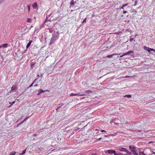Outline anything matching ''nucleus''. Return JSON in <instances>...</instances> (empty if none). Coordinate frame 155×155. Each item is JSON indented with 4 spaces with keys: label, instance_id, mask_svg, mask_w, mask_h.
<instances>
[{
    "label": "nucleus",
    "instance_id": "nucleus-1",
    "mask_svg": "<svg viewBox=\"0 0 155 155\" xmlns=\"http://www.w3.org/2000/svg\"><path fill=\"white\" fill-rule=\"evenodd\" d=\"M118 150L121 152H126V154L127 155H132L130 151H127L126 148L120 147L118 148Z\"/></svg>",
    "mask_w": 155,
    "mask_h": 155
},
{
    "label": "nucleus",
    "instance_id": "nucleus-2",
    "mask_svg": "<svg viewBox=\"0 0 155 155\" xmlns=\"http://www.w3.org/2000/svg\"><path fill=\"white\" fill-rule=\"evenodd\" d=\"M138 150V149H136L135 150L131 151L130 152L131 153L132 155H133H133H138V154L137 153L138 151H139Z\"/></svg>",
    "mask_w": 155,
    "mask_h": 155
},
{
    "label": "nucleus",
    "instance_id": "nucleus-3",
    "mask_svg": "<svg viewBox=\"0 0 155 155\" xmlns=\"http://www.w3.org/2000/svg\"><path fill=\"white\" fill-rule=\"evenodd\" d=\"M134 53V51H128L126 53H124V54L125 55H130L132 56L133 55Z\"/></svg>",
    "mask_w": 155,
    "mask_h": 155
},
{
    "label": "nucleus",
    "instance_id": "nucleus-4",
    "mask_svg": "<svg viewBox=\"0 0 155 155\" xmlns=\"http://www.w3.org/2000/svg\"><path fill=\"white\" fill-rule=\"evenodd\" d=\"M17 89V87L15 85H13L11 88V91L15 92Z\"/></svg>",
    "mask_w": 155,
    "mask_h": 155
},
{
    "label": "nucleus",
    "instance_id": "nucleus-5",
    "mask_svg": "<svg viewBox=\"0 0 155 155\" xmlns=\"http://www.w3.org/2000/svg\"><path fill=\"white\" fill-rule=\"evenodd\" d=\"M107 151L109 154H111L113 153L114 154L115 153V151L113 150H108Z\"/></svg>",
    "mask_w": 155,
    "mask_h": 155
},
{
    "label": "nucleus",
    "instance_id": "nucleus-6",
    "mask_svg": "<svg viewBox=\"0 0 155 155\" xmlns=\"http://www.w3.org/2000/svg\"><path fill=\"white\" fill-rule=\"evenodd\" d=\"M53 67L52 65H51L49 66H48L46 68V70L47 71H50L51 69Z\"/></svg>",
    "mask_w": 155,
    "mask_h": 155
},
{
    "label": "nucleus",
    "instance_id": "nucleus-7",
    "mask_svg": "<svg viewBox=\"0 0 155 155\" xmlns=\"http://www.w3.org/2000/svg\"><path fill=\"white\" fill-rule=\"evenodd\" d=\"M34 9H36L37 8V4L36 2H34L32 5Z\"/></svg>",
    "mask_w": 155,
    "mask_h": 155
},
{
    "label": "nucleus",
    "instance_id": "nucleus-8",
    "mask_svg": "<svg viewBox=\"0 0 155 155\" xmlns=\"http://www.w3.org/2000/svg\"><path fill=\"white\" fill-rule=\"evenodd\" d=\"M129 148L130 150L131 151L136 149V148L133 146H129Z\"/></svg>",
    "mask_w": 155,
    "mask_h": 155
},
{
    "label": "nucleus",
    "instance_id": "nucleus-9",
    "mask_svg": "<svg viewBox=\"0 0 155 155\" xmlns=\"http://www.w3.org/2000/svg\"><path fill=\"white\" fill-rule=\"evenodd\" d=\"M45 90H43L42 89H40V90H38V93L37 94L38 95H40V94L42 93H44V92H45Z\"/></svg>",
    "mask_w": 155,
    "mask_h": 155
},
{
    "label": "nucleus",
    "instance_id": "nucleus-10",
    "mask_svg": "<svg viewBox=\"0 0 155 155\" xmlns=\"http://www.w3.org/2000/svg\"><path fill=\"white\" fill-rule=\"evenodd\" d=\"M32 42V40H30L29 41V42L28 43V44L27 45L26 47L27 48H28L30 47Z\"/></svg>",
    "mask_w": 155,
    "mask_h": 155
},
{
    "label": "nucleus",
    "instance_id": "nucleus-11",
    "mask_svg": "<svg viewBox=\"0 0 155 155\" xmlns=\"http://www.w3.org/2000/svg\"><path fill=\"white\" fill-rule=\"evenodd\" d=\"M55 40H56L54 39V38H52L51 40L50 44L52 45V44H53L54 43V42L55 41Z\"/></svg>",
    "mask_w": 155,
    "mask_h": 155
},
{
    "label": "nucleus",
    "instance_id": "nucleus-12",
    "mask_svg": "<svg viewBox=\"0 0 155 155\" xmlns=\"http://www.w3.org/2000/svg\"><path fill=\"white\" fill-rule=\"evenodd\" d=\"M117 55V54L114 53L111 55H108V56H107V57L108 58H111L113 56Z\"/></svg>",
    "mask_w": 155,
    "mask_h": 155
},
{
    "label": "nucleus",
    "instance_id": "nucleus-13",
    "mask_svg": "<svg viewBox=\"0 0 155 155\" xmlns=\"http://www.w3.org/2000/svg\"><path fill=\"white\" fill-rule=\"evenodd\" d=\"M144 49L146 50L148 52H149V50L150 49V48L146 47L145 46H144Z\"/></svg>",
    "mask_w": 155,
    "mask_h": 155
},
{
    "label": "nucleus",
    "instance_id": "nucleus-14",
    "mask_svg": "<svg viewBox=\"0 0 155 155\" xmlns=\"http://www.w3.org/2000/svg\"><path fill=\"white\" fill-rule=\"evenodd\" d=\"M74 0H71L70 2V4L71 5H73L76 2V1H74Z\"/></svg>",
    "mask_w": 155,
    "mask_h": 155
},
{
    "label": "nucleus",
    "instance_id": "nucleus-15",
    "mask_svg": "<svg viewBox=\"0 0 155 155\" xmlns=\"http://www.w3.org/2000/svg\"><path fill=\"white\" fill-rule=\"evenodd\" d=\"M8 44L5 43V44H3L2 45V46L4 48H6L8 46Z\"/></svg>",
    "mask_w": 155,
    "mask_h": 155
},
{
    "label": "nucleus",
    "instance_id": "nucleus-16",
    "mask_svg": "<svg viewBox=\"0 0 155 155\" xmlns=\"http://www.w3.org/2000/svg\"><path fill=\"white\" fill-rule=\"evenodd\" d=\"M26 148L23 151L22 153H19V154L20 155H23L26 152Z\"/></svg>",
    "mask_w": 155,
    "mask_h": 155
},
{
    "label": "nucleus",
    "instance_id": "nucleus-17",
    "mask_svg": "<svg viewBox=\"0 0 155 155\" xmlns=\"http://www.w3.org/2000/svg\"><path fill=\"white\" fill-rule=\"evenodd\" d=\"M114 155H123V154L121 153H117L115 151V153L114 154Z\"/></svg>",
    "mask_w": 155,
    "mask_h": 155
},
{
    "label": "nucleus",
    "instance_id": "nucleus-18",
    "mask_svg": "<svg viewBox=\"0 0 155 155\" xmlns=\"http://www.w3.org/2000/svg\"><path fill=\"white\" fill-rule=\"evenodd\" d=\"M78 93H77V94H74L73 93H71L70 94V95L71 96H77L78 95Z\"/></svg>",
    "mask_w": 155,
    "mask_h": 155
},
{
    "label": "nucleus",
    "instance_id": "nucleus-19",
    "mask_svg": "<svg viewBox=\"0 0 155 155\" xmlns=\"http://www.w3.org/2000/svg\"><path fill=\"white\" fill-rule=\"evenodd\" d=\"M139 155H146L143 152L139 151Z\"/></svg>",
    "mask_w": 155,
    "mask_h": 155
},
{
    "label": "nucleus",
    "instance_id": "nucleus-20",
    "mask_svg": "<svg viewBox=\"0 0 155 155\" xmlns=\"http://www.w3.org/2000/svg\"><path fill=\"white\" fill-rule=\"evenodd\" d=\"M85 92L87 93H91L92 92V91L91 90H87L85 91Z\"/></svg>",
    "mask_w": 155,
    "mask_h": 155
},
{
    "label": "nucleus",
    "instance_id": "nucleus-21",
    "mask_svg": "<svg viewBox=\"0 0 155 155\" xmlns=\"http://www.w3.org/2000/svg\"><path fill=\"white\" fill-rule=\"evenodd\" d=\"M15 102V101H13L12 102H9V104H11V105L9 106V107H11L13 104H14Z\"/></svg>",
    "mask_w": 155,
    "mask_h": 155
},
{
    "label": "nucleus",
    "instance_id": "nucleus-22",
    "mask_svg": "<svg viewBox=\"0 0 155 155\" xmlns=\"http://www.w3.org/2000/svg\"><path fill=\"white\" fill-rule=\"evenodd\" d=\"M151 51H153V53H155V50L154 49L150 48L149 52H150Z\"/></svg>",
    "mask_w": 155,
    "mask_h": 155
},
{
    "label": "nucleus",
    "instance_id": "nucleus-23",
    "mask_svg": "<svg viewBox=\"0 0 155 155\" xmlns=\"http://www.w3.org/2000/svg\"><path fill=\"white\" fill-rule=\"evenodd\" d=\"M16 153V152L14 151L11 152L9 155H15Z\"/></svg>",
    "mask_w": 155,
    "mask_h": 155
},
{
    "label": "nucleus",
    "instance_id": "nucleus-24",
    "mask_svg": "<svg viewBox=\"0 0 155 155\" xmlns=\"http://www.w3.org/2000/svg\"><path fill=\"white\" fill-rule=\"evenodd\" d=\"M128 5V4L127 3V4H125L124 5H123L122 7H121V8H122L123 9H124V7H125V6H127Z\"/></svg>",
    "mask_w": 155,
    "mask_h": 155
},
{
    "label": "nucleus",
    "instance_id": "nucleus-25",
    "mask_svg": "<svg viewBox=\"0 0 155 155\" xmlns=\"http://www.w3.org/2000/svg\"><path fill=\"white\" fill-rule=\"evenodd\" d=\"M35 64L33 62H32L31 63V67L32 69L33 68V66Z\"/></svg>",
    "mask_w": 155,
    "mask_h": 155
},
{
    "label": "nucleus",
    "instance_id": "nucleus-26",
    "mask_svg": "<svg viewBox=\"0 0 155 155\" xmlns=\"http://www.w3.org/2000/svg\"><path fill=\"white\" fill-rule=\"evenodd\" d=\"M124 97H127L128 98H130L131 97V95L130 94L126 95Z\"/></svg>",
    "mask_w": 155,
    "mask_h": 155
},
{
    "label": "nucleus",
    "instance_id": "nucleus-27",
    "mask_svg": "<svg viewBox=\"0 0 155 155\" xmlns=\"http://www.w3.org/2000/svg\"><path fill=\"white\" fill-rule=\"evenodd\" d=\"M27 20V21L29 22H31L32 21V19L29 18H28Z\"/></svg>",
    "mask_w": 155,
    "mask_h": 155
},
{
    "label": "nucleus",
    "instance_id": "nucleus-28",
    "mask_svg": "<svg viewBox=\"0 0 155 155\" xmlns=\"http://www.w3.org/2000/svg\"><path fill=\"white\" fill-rule=\"evenodd\" d=\"M61 108V106H59V107H58L56 109V110L57 111L58 110Z\"/></svg>",
    "mask_w": 155,
    "mask_h": 155
},
{
    "label": "nucleus",
    "instance_id": "nucleus-29",
    "mask_svg": "<svg viewBox=\"0 0 155 155\" xmlns=\"http://www.w3.org/2000/svg\"><path fill=\"white\" fill-rule=\"evenodd\" d=\"M78 93V95L84 96V95H85V94H80L79 93Z\"/></svg>",
    "mask_w": 155,
    "mask_h": 155
},
{
    "label": "nucleus",
    "instance_id": "nucleus-30",
    "mask_svg": "<svg viewBox=\"0 0 155 155\" xmlns=\"http://www.w3.org/2000/svg\"><path fill=\"white\" fill-rule=\"evenodd\" d=\"M28 12H29V11H30V7L29 5H28Z\"/></svg>",
    "mask_w": 155,
    "mask_h": 155
},
{
    "label": "nucleus",
    "instance_id": "nucleus-31",
    "mask_svg": "<svg viewBox=\"0 0 155 155\" xmlns=\"http://www.w3.org/2000/svg\"><path fill=\"white\" fill-rule=\"evenodd\" d=\"M29 117H26L24 120V121H26L29 118Z\"/></svg>",
    "mask_w": 155,
    "mask_h": 155
},
{
    "label": "nucleus",
    "instance_id": "nucleus-32",
    "mask_svg": "<svg viewBox=\"0 0 155 155\" xmlns=\"http://www.w3.org/2000/svg\"><path fill=\"white\" fill-rule=\"evenodd\" d=\"M133 40H134V38H130V42H132L133 41Z\"/></svg>",
    "mask_w": 155,
    "mask_h": 155
},
{
    "label": "nucleus",
    "instance_id": "nucleus-33",
    "mask_svg": "<svg viewBox=\"0 0 155 155\" xmlns=\"http://www.w3.org/2000/svg\"><path fill=\"white\" fill-rule=\"evenodd\" d=\"M86 18H85V19H84L83 20L82 22L83 23L85 22H86Z\"/></svg>",
    "mask_w": 155,
    "mask_h": 155
},
{
    "label": "nucleus",
    "instance_id": "nucleus-34",
    "mask_svg": "<svg viewBox=\"0 0 155 155\" xmlns=\"http://www.w3.org/2000/svg\"><path fill=\"white\" fill-rule=\"evenodd\" d=\"M124 54V53L122 55H120V57H123L124 56H125V54Z\"/></svg>",
    "mask_w": 155,
    "mask_h": 155
},
{
    "label": "nucleus",
    "instance_id": "nucleus-35",
    "mask_svg": "<svg viewBox=\"0 0 155 155\" xmlns=\"http://www.w3.org/2000/svg\"><path fill=\"white\" fill-rule=\"evenodd\" d=\"M34 83V82H33V83L29 87H31L33 86V84Z\"/></svg>",
    "mask_w": 155,
    "mask_h": 155
},
{
    "label": "nucleus",
    "instance_id": "nucleus-36",
    "mask_svg": "<svg viewBox=\"0 0 155 155\" xmlns=\"http://www.w3.org/2000/svg\"><path fill=\"white\" fill-rule=\"evenodd\" d=\"M135 131H137V132H140V130H137V129H136V130H135Z\"/></svg>",
    "mask_w": 155,
    "mask_h": 155
},
{
    "label": "nucleus",
    "instance_id": "nucleus-37",
    "mask_svg": "<svg viewBox=\"0 0 155 155\" xmlns=\"http://www.w3.org/2000/svg\"><path fill=\"white\" fill-rule=\"evenodd\" d=\"M127 11H123V13L124 14H125V13H127Z\"/></svg>",
    "mask_w": 155,
    "mask_h": 155
},
{
    "label": "nucleus",
    "instance_id": "nucleus-38",
    "mask_svg": "<svg viewBox=\"0 0 155 155\" xmlns=\"http://www.w3.org/2000/svg\"><path fill=\"white\" fill-rule=\"evenodd\" d=\"M101 131L102 132H106V131L105 130H101Z\"/></svg>",
    "mask_w": 155,
    "mask_h": 155
},
{
    "label": "nucleus",
    "instance_id": "nucleus-39",
    "mask_svg": "<svg viewBox=\"0 0 155 155\" xmlns=\"http://www.w3.org/2000/svg\"><path fill=\"white\" fill-rule=\"evenodd\" d=\"M37 80H38V78L35 79L33 82H34V83L35 82H36V81H37Z\"/></svg>",
    "mask_w": 155,
    "mask_h": 155
},
{
    "label": "nucleus",
    "instance_id": "nucleus-40",
    "mask_svg": "<svg viewBox=\"0 0 155 155\" xmlns=\"http://www.w3.org/2000/svg\"><path fill=\"white\" fill-rule=\"evenodd\" d=\"M137 1L136 0L135 1V4H134V5H136L137 4Z\"/></svg>",
    "mask_w": 155,
    "mask_h": 155
},
{
    "label": "nucleus",
    "instance_id": "nucleus-41",
    "mask_svg": "<svg viewBox=\"0 0 155 155\" xmlns=\"http://www.w3.org/2000/svg\"><path fill=\"white\" fill-rule=\"evenodd\" d=\"M4 0H0V3L4 1Z\"/></svg>",
    "mask_w": 155,
    "mask_h": 155
},
{
    "label": "nucleus",
    "instance_id": "nucleus-42",
    "mask_svg": "<svg viewBox=\"0 0 155 155\" xmlns=\"http://www.w3.org/2000/svg\"><path fill=\"white\" fill-rule=\"evenodd\" d=\"M91 155H97V154L96 153H94L92 154Z\"/></svg>",
    "mask_w": 155,
    "mask_h": 155
},
{
    "label": "nucleus",
    "instance_id": "nucleus-43",
    "mask_svg": "<svg viewBox=\"0 0 155 155\" xmlns=\"http://www.w3.org/2000/svg\"><path fill=\"white\" fill-rule=\"evenodd\" d=\"M101 138H100L99 139H98L97 140H101Z\"/></svg>",
    "mask_w": 155,
    "mask_h": 155
},
{
    "label": "nucleus",
    "instance_id": "nucleus-44",
    "mask_svg": "<svg viewBox=\"0 0 155 155\" xmlns=\"http://www.w3.org/2000/svg\"><path fill=\"white\" fill-rule=\"evenodd\" d=\"M95 130V131H98V130H98V129H96Z\"/></svg>",
    "mask_w": 155,
    "mask_h": 155
},
{
    "label": "nucleus",
    "instance_id": "nucleus-45",
    "mask_svg": "<svg viewBox=\"0 0 155 155\" xmlns=\"http://www.w3.org/2000/svg\"><path fill=\"white\" fill-rule=\"evenodd\" d=\"M153 154H154V155H155V153L154 152H153Z\"/></svg>",
    "mask_w": 155,
    "mask_h": 155
},
{
    "label": "nucleus",
    "instance_id": "nucleus-46",
    "mask_svg": "<svg viewBox=\"0 0 155 155\" xmlns=\"http://www.w3.org/2000/svg\"><path fill=\"white\" fill-rule=\"evenodd\" d=\"M37 86H38V84H36V85H34V87Z\"/></svg>",
    "mask_w": 155,
    "mask_h": 155
},
{
    "label": "nucleus",
    "instance_id": "nucleus-47",
    "mask_svg": "<svg viewBox=\"0 0 155 155\" xmlns=\"http://www.w3.org/2000/svg\"><path fill=\"white\" fill-rule=\"evenodd\" d=\"M22 124V123L21 122V123H19L18 125H19L21 124Z\"/></svg>",
    "mask_w": 155,
    "mask_h": 155
},
{
    "label": "nucleus",
    "instance_id": "nucleus-48",
    "mask_svg": "<svg viewBox=\"0 0 155 155\" xmlns=\"http://www.w3.org/2000/svg\"><path fill=\"white\" fill-rule=\"evenodd\" d=\"M39 75H37V77L38 78V77H39Z\"/></svg>",
    "mask_w": 155,
    "mask_h": 155
},
{
    "label": "nucleus",
    "instance_id": "nucleus-49",
    "mask_svg": "<svg viewBox=\"0 0 155 155\" xmlns=\"http://www.w3.org/2000/svg\"><path fill=\"white\" fill-rule=\"evenodd\" d=\"M133 130H131V131H133V132L134 131H133Z\"/></svg>",
    "mask_w": 155,
    "mask_h": 155
},
{
    "label": "nucleus",
    "instance_id": "nucleus-50",
    "mask_svg": "<svg viewBox=\"0 0 155 155\" xmlns=\"http://www.w3.org/2000/svg\"><path fill=\"white\" fill-rule=\"evenodd\" d=\"M2 47V46H0V48H1Z\"/></svg>",
    "mask_w": 155,
    "mask_h": 155
},
{
    "label": "nucleus",
    "instance_id": "nucleus-51",
    "mask_svg": "<svg viewBox=\"0 0 155 155\" xmlns=\"http://www.w3.org/2000/svg\"><path fill=\"white\" fill-rule=\"evenodd\" d=\"M24 122H25V121H24V120H23L21 122L22 123H23Z\"/></svg>",
    "mask_w": 155,
    "mask_h": 155
},
{
    "label": "nucleus",
    "instance_id": "nucleus-52",
    "mask_svg": "<svg viewBox=\"0 0 155 155\" xmlns=\"http://www.w3.org/2000/svg\"><path fill=\"white\" fill-rule=\"evenodd\" d=\"M84 97H82V98H81V99H84Z\"/></svg>",
    "mask_w": 155,
    "mask_h": 155
},
{
    "label": "nucleus",
    "instance_id": "nucleus-53",
    "mask_svg": "<svg viewBox=\"0 0 155 155\" xmlns=\"http://www.w3.org/2000/svg\"><path fill=\"white\" fill-rule=\"evenodd\" d=\"M105 137H107V136H106V135H105Z\"/></svg>",
    "mask_w": 155,
    "mask_h": 155
},
{
    "label": "nucleus",
    "instance_id": "nucleus-54",
    "mask_svg": "<svg viewBox=\"0 0 155 155\" xmlns=\"http://www.w3.org/2000/svg\"><path fill=\"white\" fill-rule=\"evenodd\" d=\"M151 53H152V54H153V52H151Z\"/></svg>",
    "mask_w": 155,
    "mask_h": 155
},
{
    "label": "nucleus",
    "instance_id": "nucleus-55",
    "mask_svg": "<svg viewBox=\"0 0 155 155\" xmlns=\"http://www.w3.org/2000/svg\"><path fill=\"white\" fill-rule=\"evenodd\" d=\"M127 77H127V76H126V77H125V78H127Z\"/></svg>",
    "mask_w": 155,
    "mask_h": 155
},
{
    "label": "nucleus",
    "instance_id": "nucleus-56",
    "mask_svg": "<svg viewBox=\"0 0 155 155\" xmlns=\"http://www.w3.org/2000/svg\"><path fill=\"white\" fill-rule=\"evenodd\" d=\"M108 155H112L111 154H108Z\"/></svg>",
    "mask_w": 155,
    "mask_h": 155
},
{
    "label": "nucleus",
    "instance_id": "nucleus-57",
    "mask_svg": "<svg viewBox=\"0 0 155 155\" xmlns=\"http://www.w3.org/2000/svg\"><path fill=\"white\" fill-rule=\"evenodd\" d=\"M61 105H64V104H61Z\"/></svg>",
    "mask_w": 155,
    "mask_h": 155
}]
</instances>
